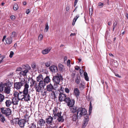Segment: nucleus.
Returning a JSON list of instances; mask_svg holds the SVG:
<instances>
[{
	"label": "nucleus",
	"instance_id": "7c9ffc66",
	"mask_svg": "<svg viewBox=\"0 0 128 128\" xmlns=\"http://www.w3.org/2000/svg\"><path fill=\"white\" fill-rule=\"evenodd\" d=\"M0 121L4 123V121L5 120V117L4 116L0 113Z\"/></svg>",
	"mask_w": 128,
	"mask_h": 128
},
{
	"label": "nucleus",
	"instance_id": "b1692460",
	"mask_svg": "<svg viewBox=\"0 0 128 128\" xmlns=\"http://www.w3.org/2000/svg\"><path fill=\"white\" fill-rule=\"evenodd\" d=\"M43 78L42 75L39 74L36 78V80L37 82H40L43 80Z\"/></svg>",
	"mask_w": 128,
	"mask_h": 128
},
{
	"label": "nucleus",
	"instance_id": "680f3d73",
	"mask_svg": "<svg viewBox=\"0 0 128 128\" xmlns=\"http://www.w3.org/2000/svg\"><path fill=\"white\" fill-rule=\"evenodd\" d=\"M116 25H117L116 23H115V22L114 23L113 27L115 28L116 26Z\"/></svg>",
	"mask_w": 128,
	"mask_h": 128
},
{
	"label": "nucleus",
	"instance_id": "20e7f679",
	"mask_svg": "<svg viewBox=\"0 0 128 128\" xmlns=\"http://www.w3.org/2000/svg\"><path fill=\"white\" fill-rule=\"evenodd\" d=\"M1 112L6 116H9L11 114L12 111L9 108L2 107L0 108Z\"/></svg>",
	"mask_w": 128,
	"mask_h": 128
},
{
	"label": "nucleus",
	"instance_id": "72a5a7b5",
	"mask_svg": "<svg viewBox=\"0 0 128 128\" xmlns=\"http://www.w3.org/2000/svg\"><path fill=\"white\" fill-rule=\"evenodd\" d=\"M18 8V6L17 4H14L13 6V8L14 10H17Z\"/></svg>",
	"mask_w": 128,
	"mask_h": 128
},
{
	"label": "nucleus",
	"instance_id": "6e6d98bb",
	"mask_svg": "<svg viewBox=\"0 0 128 128\" xmlns=\"http://www.w3.org/2000/svg\"><path fill=\"white\" fill-rule=\"evenodd\" d=\"M85 79V80L87 81H88L89 80L88 77V76H86L84 77Z\"/></svg>",
	"mask_w": 128,
	"mask_h": 128
},
{
	"label": "nucleus",
	"instance_id": "4c0bfd02",
	"mask_svg": "<svg viewBox=\"0 0 128 128\" xmlns=\"http://www.w3.org/2000/svg\"><path fill=\"white\" fill-rule=\"evenodd\" d=\"M48 29L49 27L48 26V23H47L46 24V27L45 29V30H46V32H47Z\"/></svg>",
	"mask_w": 128,
	"mask_h": 128
},
{
	"label": "nucleus",
	"instance_id": "dca6fc26",
	"mask_svg": "<svg viewBox=\"0 0 128 128\" xmlns=\"http://www.w3.org/2000/svg\"><path fill=\"white\" fill-rule=\"evenodd\" d=\"M49 69L52 72H56L58 71L57 67L55 66H51L50 67Z\"/></svg>",
	"mask_w": 128,
	"mask_h": 128
},
{
	"label": "nucleus",
	"instance_id": "052dcab7",
	"mask_svg": "<svg viewBox=\"0 0 128 128\" xmlns=\"http://www.w3.org/2000/svg\"><path fill=\"white\" fill-rule=\"evenodd\" d=\"M76 34H75V33H71L70 35V36H76Z\"/></svg>",
	"mask_w": 128,
	"mask_h": 128
},
{
	"label": "nucleus",
	"instance_id": "4d7b16f0",
	"mask_svg": "<svg viewBox=\"0 0 128 128\" xmlns=\"http://www.w3.org/2000/svg\"><path fill=\"white\" fill-rule=\"evenodd\" d=\"M30 12V10L29 9H27L26 12V13L27 14H28Z\"/></svg>",
	"mask_w": 128,
	"mask_h": 128
},
{
	"label": "nucleus",
	"instance_id": "de8ad7c7",
	"mask_svg": "<svg viewBox=\"0 0 128 128\" xmlns=\"http://www.w3.org/2000/svg\"><path fill=\"white\" fill-rule=\"evenodd\" d=\"M36 67V64H32V67L33 68H34Z\"/></svg>",
	"mask_w": 128,
	"mask_h": 128
},
{
	"label": "nucleus",
	"instance_id": "58836bf2",
	"mask_svg": "<svg viewBox=\"0 0 128 128\" xmlns=\"http://www.w3.org/2000/svg\"><path fill=\"white\" fill-rule=\"evenodd\" d=\"M5 58L4 56H2L0 57V64L2 62V60Z\"/></svg>",
	"mask_w": 128,
	"mask_h": 128
},
{
	"label": "nucleus",
	"instance_id": "0eeeda50",
	"mask_svg": "<svg viewBox=\"0 0 128 128\" xmlns=\"http://www.w3.org/2000/svg\"><path fill=\"white\" fill-rule=\"evenodd\" d=\"M25 120L22 119L18 120V124L21 127H23L24 126L26 122L28 121L29 117L26 115L25 116Z\"/></svg>",
	"mask_w": 128,
	"mask_h": 128
},
{
	"label": "nucleus",
	"instance_id": "473e14b6",
	"mask_svg": "<svg viewBox=\"0 0 128 128\" xmlns=\"http://www.w3.org/2000/svg\"><path fill=\"white\" fill-rule=\"evenodd\" d=\"M51 63V60H48L45 63V65L46 66L49 67L50 66Z\"/></svg>",
	"mask_w": 128,
	"mask_h": 128
},
{
	"label": "nucleus",
	"instance_id": "49530a36",
	"mask_svg": "<svg viewBox=\"0 0 128 128\" xmlns=\"http://www.w3.org/2000/svg\"><path fill=\"white\" fill-rule=\"evenodd\" d=\"M12 36H14V37L16 35V32H12Z\"/></svg>",
	"mask_w": 128,
	"mask_h": 128
},
{
	"label": "nucleus",
	"instance_id": "69168bd1",
	"mask_svg": "<svg viewBox=\"0 0 128 128\" xmlns=\"http://www.w3.org/2000/svg\"><path fill=\"white\" fill-rule=\"evenodd\" d=\"M76 22V21H75L74 20H73L72 23V25L74 26Z\"/></svg>",
	"mask_w": 128,
	"mask_h": 128
},
{
	"label": "nucleus",
	"instance_id": "bb28decb",
	"mask_svg": "<svg viewBox=\"0 0 128 128\" xmlns=\"http://www.w3.org/2000/svg\"><path fill=\"white\" fill-rule=\"evenodd\" d=\"M72 120L74 121H76L77 119H79L78 118L77 114H73L72 116Z\"/></svg>",
	"mask_w": 128,
	"mask_h": 128
},
{
	"label": "nucleus",
	"instance_id": "2eb2a0df",
	"mask_svg": "<svg viewBox=\"0 0 128 128\" xmlns=\"http://www.w3.org/2000/svg\"><path fill=\"white\" fill-rule=\"evenodd\" d=\"M51 92V96L52 98L55 100L57 98L58 95L56 91V90H55Z\"/></svg>",
	"mask_w": 128,
	"mask_h": 128
},
{
	"label": "nucleus",
	"instance_id": "4be33fe9",
	"mask_svg": "<svg viewBox=\"0 0 128 128\" xmlns=\"http://www.w3.org/2000/svg\"><path fill=\"white\" fill-rule=\"evenodd\" d=\"M18 101V98H13L12 99V102L14 105H17Z\"/></svg>",
	"mask_w": 128,
	"mask_h": 128
},
{
	"label": "nucleus",
	"instance_id": "a211bd4d",
	"mask_svg": "<svg viewBox=\"0 0 128 128\" xmlns=\"http://www.w3.org/2000/svg\"><path fill=\"white\" fill-rule=\"evenodd\" d=\"M84 116V123L83 124V126H85L87 124L88 121V115L86 114Z\"/></svg>",
	"mask_w": 128,
	"mask_h": 128
},
{
	"label": "nucleus",
	"instance_id": "5701e85b",
	"mask_svg": "<svg viewBox=\"0 0 128 128\" xmlns=\"http://www.w3.org/2000/svg\"><path fill=\"white\" fill-rule=\"evenodd\" d=\"M70 107L71 108H70V111L71 113L74 114L76 112H77V109H76V107L73 106L72 107Z\"/></svg>",
	"mask_w": 128,
	"mask_h": 128
},
{
	"label": "nucleus",
	"instance_id": "79ce46f5",
	"mask_svg": "<svg viewBox=\"0 0 128 128\" xmlns=\"http://www.w3.org/2000/svg\"><path fill=\"white\" fill-rule=\"evenodd\" d=\"M75 72H72L71 75V77L73 80H74V78L75 77Z\"/></svg>",
	"mask_w": 128,
	"mask_h": 128
},
{
	"label": "nucleus",
	"instance_id": "37998d69",
	"mask_svg": "<svg viewBox=\"0 0 128 128\" xmlns=\"http://www.w3.org/2000/svg\"><path fill=\"white\" fill-rule=\"evenodd\" d=\"M14 54V52L12 51H11L10 52V55L9 56V57L10 58H12V56Z\"/></svg>",
	"mask_w": 128,
	"mask_h": 128
},
{
	"label": "nucleus",
	"instance_id": "c03bdc74",
	"mask_svg": "<svg viewBox=\"0 0 128 128\" xmlns=\"http://www.w3.org/2000/svg\"><path fill=\"white\" fill-rule=\"evenodd\" d=\"M65 91L66 93H68L70 91L68 88H66L65 89Z\"/></svg>",
	"mask_w": 128,
	"mask_h": 128
},
{
	"label": "nucleus",
	"instance_id": "864d4df0",
	"mask_svg": "<svg viewBox=\"0 0 128 128\" xmlns=\"http://www.w3.org/2000/svg\"><path fill=\"white\" fill-rule=\"evenodd\" d=\"M10 18L12 20H14L15 18V17L13 15H12L10 16Z\"/></svg>",
	"mask_w": 128,
	"mask_h": 128
},
{
	"label": "nucleus",
	"instance_id": "13d9d810",
	"mask_svg": "<svg viewBox=\"0 0 128 128\" xmlns=\"http://www.w3.org/2000/svg\"><path fill=\"white\" fill-rule=\"evenodd\" d=\"M83 70H82L81 69L80 70V75L82 74L83 72Z\"/></svg>",
	"mask_w": 128,
	"mask_h": 128
},
{
	"label": "nucleus",
	"instance_id": "a878e982",
	"mask_svg": "<svg viewBox=\"0 0 128 128\" xmlns=\"http://www.w3.org/2000/svg\"><path fill=\"white\" fill-rule=\"evenodd\" d=\"M36 81L34 80L33 79L31 78V81L30 82V83L31 85H30V87H32L34 86V87L36 84H37L36 83Z\"/></svg>",
	"mask_w": 128,
	"mask_h": 128
},
{
	"label": "nucleus",
	"instance_id": "a18cd8bd",
	"mask_svg": "<svg viewBox=\"0 0 128 128\" xmlns=\"http://www.w3.org/2000/svg\"><path fill=\"white\" fill-rule=\"evenodd\" d=\"M74 68L75 70H78L79 69H80L79 67L77 66H75L74 67Z\"/></svg>",
	"mask_w": 128,
	"mask_h": 128
},
{
	"label": "nucleus",
	"instance_id": "cd10ccee",
	"mask_svg": "<svg viewBox=\"0 0 128 128\" xmlns=\"http://www.w3.org/2000/svg\"><path fill=\"white\" fill-rule=\"evenodd\" d=\"M38 85L42 88H43L46 85V83L44 80H42L39 82Z\"/></svg>",
	"mask_w": 128,
	"mask_h": 128
},
{
	"label": "nucleus",
	"instance_id": "aec40b11",
	"mask_svg": "<svg viewBox=\"0 0 128 128\" xmlns=\"http://www.w3.org/2000/svg\"><path fill=\"white\" fill-rule=\"evenodd\" d=\"M45 123V121L42 119H40L38 122V124L40 126H44Z\"/></svg>",
	"mask_w": 128,
	"mask_h": 128
},
{
	"label": "nucleus",
	"instance_id": "0e129e2a",
	"mask_svg": "<svg viewBox=\"0 0 128 128\" xmlns=\"http://www.w3.org/2000/svg\"><path fill=\"white\" fill-rule=\"evenodd\" d=\"M114 64H116L115 66L116 67H117L118 66V64L117 62H115Z\"/></svg>",
	"mask_w": 128,
	"mask_h": 128
},
{
	"label": "nucleus",
	"instance_id": "603ef678",
	"mask_svg": "<svg viewBox=\"0 0 128 128\" xmlns=\"http://www.w3.org/2000/svg\"><path fill=\"white\" fill-rule=\"evenodd\" d=\"M115 76L118 77H119V78H121V76H119V75L117 74L116 73H115Z\"/></svg>",
	"mask_w": 128,
	"mask_h": 128
},
{
	"label": "nucleus",
	"instance_id": "f704fd0d",
	"mask_svg": "<svg viewBox=\"0 0 128 128\" xmlns=\"http://www.w3.org/2000/svg\"><path fill=\"white\" fill-rule=\"evenodd\" d=\"M4 98V96L1 94H0V102L3 101Z\"/></svg>",
	"mask_w": 128,
	"mask_h": 128
},
{
	"label": "nucleus",
	"instance_id": "6ab92c4d",
	"mask_svg": "<svg viewBox=\"0 0 128 128\" xmlns=\"http://www.w3.org/2000/svg\"><path fill=\"white\" fill-rule=\"evenodd\" d=\"M6 44H10L12 42V37H9L6 38L5 40Z\"/></svg>",
	"mask_w": 128,
	"mask_h": 128
},
{
	"label": "nucleus",
	"instance_id": "1a4fd4ad",
	"mask_svg": "<svg viewBox=\"0 0 128 128\" xmlns=\"http://www.w3.org/2000/svg\"><path fill=\"white\" fill-rule=\"evenodd\" d=\"M54 116L57 117V120L59 122H62L64 121V119L63 116H62L61 114L62 113L61 112H58L57 114H55L54 112Z\"/></svg>",
	"mask_w": 128,
	"mask_h": 128
},
{
	"label": "nucleus",
	"instance_id": "412c9836",
	"mask_svg": "<svg viewBox=\"0 0 128 128\" xmlns=\"http://www.w3.org/2000/svg\"><path fill=\"white\" fill-rule=\"evenodd\" d=\"M34 88L36 92H39L41 91L42 88L38 84H36Z\"/></svg>",
	"mask_w": 128,
	"mask_h": 128
},
{
	"label": "nucleus",
	"instance_id": "f03ea898",
	"mask_svg": "<svg viewBox=\"0 0 128 128\" xmlns=\"http://www.w3.org/2000/svg\"><path fill=\"white\" fill-rule=\"evenodd\" d=\"M62 80V77L60 74L57 73L56 75L53 77L52 80L55 88H58V85L59 84L60 80Z\"/></svg>",
	"mask_w": 128,
	"mask_h": 128
},
{
	"label": "nucleus",
	"instance_id": "6e6552de",
	"mask_svg": "<svg viewBox=\"0 0 128 128\" xmlns=\"http://www.w3.org/2000/svg\"><path fill=\"white\" fill-rule=\"evenodd\" d=\"M66 101L65 102L67 103L68 106L69 107H72L74 104V99H71L69 97L67 98Z\"/></svg>",
	"mask_w": 128,
	"mask_h": 128
},
{
	"label": "nucleus",
	"instance_id": "09e8293b",
	"mask_svg": "<svg viewBox=\"0 0 128 128\" xmlns=\"http://www.w3.org/2000/svg\"><path fill=\"white\" fill-rule=\"evenodd\" d=\"M78 0H75L74 2V6L75 7V6L76 5L78 1Z\"/></svg>",
	"mask_w": 128,
	"mask_h": 128
},
{
	"label": "nucleus",
	"instance_id": "3c124183",
	"mask_svg": "<svg viewBox=\"0 0 128 128\" xmlns=\"http://www.w3.org/2000/svg\"><path fill=\"white\" fill-rule=\"evenodd\" d=\"M92 106H90L89 110L90 113L92 111Z\"/></svg>",
	"mask_w": 128,
	"mask_h": 128
},
{
	"label": "nucleus",
	"instance_id": "9d476101",
	"mask_svg": "<svg viewBox=\"0 0 128 128\" xmlns=\"http://www.w3.org/2000/svg\"><path fill=\"white\" fill-rule=\"evenodd\" d=\"M68 97L66 94L60 93L58 96V100L60 102L64 101L65 102Z\"/></svg>",
	"mask_w": 128,
	"mask_h": 128
},
{
	"label": "nucleus",
	"instance_id": "f3484780",
	"mask_svg": "<svg viewBox=\"0 0 128 128\" xmlns=\"http://www.w3.org/2000/svg\"><path fill=\"white\" fill-rule=\"evenodd\" d=\"M51 48L50 47L47 48L42 51V53L43 54H48L50 51Z\"/></svg>",
	"mask_w": 128,
	"mask_h": 128
},
{
	"label": "nucleus",
	"instance_id": "39448f33",
	"mask_svg": "<svg viewBox=\"0 0 128 128\" xmlns=\"http://www.w3.org/2000/svg\"><path fill=\"white\" fill-rule=\"evenodd\" d=\"M26 84H28L26 82L24 79L23 80H22L20 82H16L14 84V87L16 90H18L20 89L21 87L24 85V86Z\"/></svg>",
	"mask_w": 128,
	"mask_h": 128
},
{
	"label": "nucleus",
	"instance_id": "c756f323",
	"mask_svg": "<svg viewBox=\"0 0 128 128\" xmlns=\"http://www.w3.org/2000/svg\"><path fill=\"white\" fill-rule=\"evenodd\" d=\"M27 72V71L25 70L21 71L20 72V74L21 76H26V73Z\"/></svg>",
	"mask_w": 128,
	"mask_h": 128
},
{
	"label": "nucleus",
	"instance_id": "ea45409f",
	"mask_svg": "<svg viewBox=\"0 0 128 128\" xmlns=\"http://www.w3.org/2000/svg\"><path fill=\"white\" fill-rule=\"evenodd\" d=\"M79 17V15H76V16L74 17L73 20L76 21L77 20Z\"/></svg>",
	"mask_w": 128,
	"mask_h": 128
},
{
	"label": "nucleus",
	"instance_id": "e433bc0d",
	"mask_svg": "<svg viewBox=\"0 0 128 128\" xmlns=\"http://www.w3.org/2000/svg\"><path fill=\"white\" fill-rule=\"evenodd\" d=\"M80 78L78 76L76 77V80L75 82L77 84H79L80 82Z\"/></svg>",
	"mask_w": 128,
	"mask_h": 128
},
{
	"label": "nucleus",
	"instance_id": "7ed1b4c3",
	"mask_svg": "<svg viewBox=\"0 0 128 128\" xmlns=\"http://www.w3.org/2000/svg\"><path fill=\"white\" fill-rule=\"evenodd\" d=\"M78 118L80 119L82 116L86 115L87 113V111L84 108L82 107L78 108L77 109L76 112Z\"/></svg>",
	"mask_w": 128,
	"mask_h": 128
},
{
	"label": "nucleus",
	"instance_id": "ddd939ff",
	"mask_svg": "<svg viewBox=\"0 0 128 128\" xmlns=\"http://www.w3.org/2000/svg\"><path fill=\"white\" fill-rule=\"evenodd\" d=\"M53 118L50 116H48L46 119V122L47 124H52V123Z\"/></svg>",
	"mask_w": 128,
	"mask_h": 128
},
{
	"label": "nucleus",
	"instance_id": "f8f14e48",
	"mask_svg": "<svg viewBox=\"0 0 128 128\" xmlns=\"http://www.w3.org/2000/svg\"><path fill=\"white\" fill-rule=\"evenodd\" d=\"M80 92L79 90L77 88H74V90L73 94L78 99L80 96Z\"/></svg>",
	"mask_w": 128,
	"mask_h": 128
},
{
	"label": "nucleus",
	"instance_id": "f257e3e1",
	"mask_svg": "<svg viewBox=\"0 0 128 128\" xmlns=\"http://www.w3.org/2000/svg\"><path fill=\"white\" fill-rule=\"evenodd\" d=\"M24 90L22 92H18L17 91H15L14 94V95L18 100L22 101L28 102L30 101V97L28 93V88L29 85L28 84H26L24 86Z\"/></svg>",
	"mask_w": 128,
	"mask_h": 128
},
{
	"label": "nucleus",
	"instance_id": "a19ab883",
	"mask_svg": "<svg viewBox=\"0 0 128 128\" xmlns=\"http://www.w3.org/2000/svg\"><path fill=\"white\" fill-rule=\"evenodd\" d=\"M42 38L43 36L41 34L39 36H38V39L40 40H41L42 39Z\"/></svg>",
	"mask_w": 128,
	"mask_h": 128
},
{
	"label": "nucleus",
	"instance_id": "4468645a",
	"mask_svg": "<svg viewBox=\"0 0 128 128\" xmlns=\"http://www.w3.org/2000/svg\"><path fill=\"white\" fill-rule=\"evenodd\" d=\"M47 90L49 92H52L55 90L54 87L51 84H48L46 86Z\"/></svg>",
	"mask_w": 128,
	"mask_h": 128
},
{
	"label": "nucleus",
	"instance_id": "e2e57ef3",
	"mask_svg": "<svg viewBox=\"0 0 128 128\" xmlns=\"http://www.w3.org/2000/svg\"><path fill=\"white\" fill-rule=\"evenodd\" d=\"M17 70L18 71H20L22 70V68H18L17 69Z\"/></svg>",
	"mask_w": 128,
	"mask_h": 128
},
{
	"label": "nucleus",
	"instance_id": "9b49d317",
	"mask_svg": "<svg viewBox=\"0 0 128 128\" xmlns=\"http://www.w3.org/2000/svg\"><path fill=\"white\" fill-rule=\"evenodd\" d=\"M8 80L6 81V82L3 83V82H1L0 83V92H2L4 88H5L6 86H7L8 84Z\"/></svg>",
	"mask_w": 128,
	"mask_h": 128
},
{
	"label": "nucleus",
	"instance_id": "8fccbe9b",
	"mask_svg": "<svg viewBox=\"0 0 128 128\" xmlns=\"http://www.w3.org/2000/svg\"><path fill=\"white\" fill-rule=\"evenodd\" d=\"M70 60H68L67 62V65L68 66H69L70 65Z\"/></svg>",
	"mask_w": 128,
	"mask_h": 128
},
{
	"label": "nucleus",
	"instance_id": "5fc2aeb1",
	"mask_svg": "<svg viewBox=\"0 0 128 128\" xmlns=\"http://www.w3.org/2000/svg\"><path fill=\"white\" fill-rule=\"evenodd\" d=\"M103 4L102 2H99L98 4V6H102V7L103 6Z\"/></svg>",
	"mask_w": 128,
	"mask_h": 128
},
{
	"label": "nucleus",
	"instance_id": "bf43d9fd",
	"mask_svg": "<svg viewBox=\"0 0 128 128\" xmlns=\"http://www.w3.org/2000/svg\"><path fill=\"white\" fill-rule=\"evenodd\" d=\"M84 75L85 77L88 76V74L86 72H84Z\"/></svg>",
	"mask_w": 128,
	"mask_h": 128
},
{
	"label": "nucleus",
	"instance_id": "393cba45",
	"mask_svg": "<svg viewBox=\"0 0 128 128\" xmlns=\"http://www.w3.org/2000/svg\"><path fill=\"white\" fill-rule=\"evenodd\" d=\"M5 103L6 107H9L12 103V101L9 100H7Z\"/></svg>",
	"mask_w": 128,
	"mask_h": 128
},
{
	"label": "nucleus",
	"instance_id": "c85d7f7f",
	"mask_svg": "<svg viewBox=\"0 0 128 128\" xmlns=\"http://www.w3.org/2000/svg\"><path fill=\"white\" fill-rule=\"evenodd\" d=\"M50 79L49 77L48 76H47L44 79V81L45 82V83H48L50 82Z\"/></svg>",
	"mask_w": 128,
	"mask_h": 128
},
{
	"label": "nucleus",
	"instance_id": "2f4dec72",
	"mask_svg": "<svg viewBox=\"0 0 128 128\" xmlns=\"http://www.w3.org/2000/svg\"><path fill=\"white\" fill-rule=\"evenodd\" d=\"M59 69L60 71H62L64 68V66L61 64H59L58 65Z\"/></svg>",
	"mask_w": 128,
	"mask_h": 128
},
{
	"label": "nucleus",
	"instance_id": "423d86ee",
	"mask_svg": "<svg viewBox=\"0 0 128 128\" xmlns=\"http://www.w3.org/2000/svg\"><path fill=\"white\" fill-rule=\"evenodd\" d=\"M7 83H8L7 86H6V87L5 88L4 92L6 94H9L10 93V88L12 86L13 84V82L8 80Z\"/></svg>",
	"mask_w": 128,
	"mask_h": 128
},
{
	"label": "nucleus",
	"instance_id": "c9c22d12",
	"mask_svg": "<svg viewBox=\"0 0 128 128\" xmlns=\"http://www.w3.org/2000/svg\"><path fill=\"white\" fill-rule=\"evenodd\" d=\"M25 66V70L27 71V72H28V70L30 69V68L28 65H26V66Z\"/></svg>",
	"mask_w": 128,
	"mask_h": 128
},
{
	"label": "nucleus",
	"instance_id": "774afa93",
	"mask_svg": "<svg viewBox=\"0 0 128 128\" xmlns=\"http://www.w3.org/2000/svg\"><path fill=\"white\" fill-rule=\"evenodd\" d=\"M67 60V57L66 56L64 57V61H66Z\"/></svg>",
	"mask_w": 128,
	"mask_h": 128
},
{
	"label": "nucleus",
	"instance_id": "338daca9",
	"mask_svg": "<svg viewBox=\"0 0 128 128\" xmlns=\"http://www.w3.org/2000/svg\"><path fill=\"white\" fill-rule=\"evenodd\" d=\"M69 10V7L68 6H67L66 8V10L67 11H68Z\"/></svg>",
	"mask_w": 128,
	"mask_h": 128
}]
</instances>
